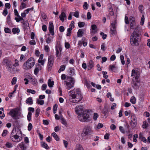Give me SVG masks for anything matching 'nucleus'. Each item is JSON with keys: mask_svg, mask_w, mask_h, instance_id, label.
Listing matches in <instances>:
<instances>
[{"mask_svg": "<svg viewBox=\"0 0 150 150\" xmlns=\"http://www.w3.org/2000/svg\"><path fill=\"white\" fill-rule=\"evenodd\" d=\"M31 112H29L27 115V119L29 121H30L31 120Z\"/></svg>", "mask_w": 150, "mask_h": 150, "instance_id": "obj_38", "label": "nucleus"}, {"mask_svg": "<svg viewBox=\"0 0 150 150\" xmlns=\"http://www.w3.org/2000/svg\"><path fill=\"white\" fill-rule=\"evenodd\" d=\"M117 25V22L116 21H113L111 23V28L116 29V26Z\"/></svg>", "mask_w": 150, "mask_h": 150, "instance_id": "obj_26", "label": "nucleus"}, {"mask_svg": "<svg viewBox=\"0 0 150 150\" xmlns=\"http://www.w3.org/2000/svg\"><path fill=\"white\" fill-rule=\"evenodd\" d=\"M35 64L34 59L31 57L24 63L23 65V68L25 69H30L34 66Z\"/></svg>", "mask_w": 150, "mask_h": 150, "instance_id": "obj_5", "label": "nucleus"}, {"mask_svg": "<svg viewBox=\"0 0 150 150\" xmlns=\"http://www.w3.org/2000/svg\"><path fill=\"white\" fill-rule=\"evenodd\" d=\"M78 118L79 120L83 122L84 120H83V113L82 114H79L78 116Z\"/></svg>", "mask_w": 150, "mask_h": 150, "instance_id": "obj_24", "label": "nucleus"}, {"mask_svg": "<svg viewBox=\"0 0 150 150\" xmlns=\"http://www.w3.org/2000/svg\"><path fill=\"white\" fill-rule=\"evenodd\" d=\"M91 29H92V31L91 32V33H96L97 31V26L95 24H93L91 25Z\"/></svg>", "mask_w": 150, "mask_h": 150, "instance_id": "obj_16", "label": "nucleus"}, {"mask_svg": "<svg viewBox=\"0 0 150 150\" xmlns=\"http://www.w3.org/2000/svg\"><path fill=\"white\" fill-rule=\"evenodd\" d=\"M83 114L84 122H87L89 120L88 118L89 117L88 114L86 112H83Z\"/></svg>", "mask_w": 150, "mask_h": 150, "instance_id": "obj_17", "label": "nucleus"}, {"mask_svg": "<svg viewBox=\"0 0 150 150\" xmlns=\"http://www.w3.org/2000/svg\"><path fill=\"white\" fill-rule=\"evenodd\" d=\"M144 16L143 14L142 15L141 18V21L140 22V24L141 25H143L144 24Z\"/></svg>", "mask_w": 150, "mask_h": 150, "instance_id": "obj_37", "label": "nucleus"}, {"mask_svg": "<svg viewBox=\"0 0 150 150\" xmlns=\"http://www.w3.org/2000/svg\"><path fill=\"white\" fill-rule=\"evenodd\" d=\"M75 150H83V149L81 145L79 144H77L76 146Z\"/></svg>", "mask_w": 150, "mask_h": 150, "instance_id": "obj_34", "label": "nucleus"}, {"mask_svg": "<svg viewBox=\"0 0 150 150\" xmlns=\"http://www.w3.org/2000/svg\"><path fill=\"white\" fill-rule=\"evenodd\" d=\"M69 28L72 29H73L74 27V21H72L71 22V24L70 25H69Z\"/></svg>", "mask_w": 150, "mask_h": 150, "instance_id": "obj_43", "label": "nucleus"}, {"mask_svg": "<svg viewBox=\"0 0 150 150\" xmlns=\"http://www.w3.org/2000/svg\"><path fill=\"white\" fill-rule=\"evenodd\" d=\"M70 102L74 103H77L82 99L83 97L81 91L79 88L74 89L69 91L68 93Z\"/></svg>", "mask_w": 150, "mask_h": 150, "instance_id": "obj_1", "label": "nucleus"}, {"mask_svg": "<svg viewBox=\"0 0 150 150\" xmlns=\"http://www.w3.org/2000/svg\"><path fill=\"white\" fill-rule=\"evenodd\" d=\"M109 69L110 71L116 72L117 71V67L115 65H110L109 66Z\"/></svg>", "mask_w": 150, "mask_h": 150, "instance_id": "obj_14", "label": "nucleus"}, {"mask_svg": "<svg viewBox=\"0 0 150 150\" xmlns=\"http://www.w3.org/2000/svg\"><path fill=\"white\" fill-rule=\"evenodd\" d=\"M98 114L97 113H95L94 114V115L93 116V119L95 120H96L98 117Z\"/></svg>", "mask_w": 150, "mask_h": 150, "instance_id": "obj_54", "label": "nucleus"}, {"mask_svg": "<svg viewBox=\"0 0 150 150\" xmlns=\"http://www.w3.org/2000/svg\"><path fill=\"white\" fill-rule=\"evenodd\" d=\"M100 34L102 36V38L103 40L105 39L106 38L107 35L105 34L103 32H101L100 33Z\"/></svg>", "mask_w": 150, "mask_h": 150, "instance_id": "obj_61", "label": "nucleus"}, {"mask_svg": "<svg viewBox=\"0 0 150 150\" xmlns=\"http://www.w3.org/2000/svg\"><path fill=\"white\" fill-rule=\"evenodd\" d=\"M131 125L132 127H135L137 123V120L136 116L133 115L131 116Z\"/></svg>", "mask_w": 150, "mask_h": 150, "instance_id": "obj_9", "label": "nucleus"}, {"mask_svg": "<svg viewBox=\"0 0 150 150\" xmlns=\"http://www.w3.org/2000/svg\"><path fill=\"white\" fill-rule=\"evenodd\" d=\"M18 146L21 149V150H26V147L25 146L23 142H22L21 143L19 144Z\"/></svg>", "mask_w": 150, "mask_h": 150, "instance_id": "obj_19", "label": "nucleus"}, {"mask_svg": "<svg viewBox=\"0 0 150 150\" xmlns=\"http://www.w3.org/2000/svg\"><path fill=\"white\" fill-rule=\"evenodd\" d=\"M148 123L146 121H145L143 122V125H142V127L143 128H146L148 127Z\"/></svg>", "mask_w": 150, "mask_h": 150, "instance_id": "obj_35", "label": "nucleus"}, {"mask_svg": "<svg viewBox=\"0 0 150 150\" xmlns=\"http://www.w3.org/2000/svg\"><path fill=\"white\" fill-rule=\"evenodd\" d=\"M38 62L39 63H40L42 65H43L44 64L45 61L44 60H43L42 59H39L38 60Z\"/></svg>", "mask_w": 150, "mask_h": 150, "instance_id": "obj_59", "label": "nucleus"}, {"mask_svg": "<svg viewBox=\"0 0 150 150\" xmlns=\"http://www.w3.org/2000/svg\"><path fill=\"white\" fill-rule=\"evenodd\" d=\"M132 86L134 88H137V83L135 82H134V81H133V82H132Z\"/></svg>", "mask_w": 150, "mask_h": 150, "instance_id": "obj_62", "label": "nucleus"}, {"mask_svg": "<svg viewBox=\"0 0 150 150\" xmlns=\"http://www.w3.org/2000/svg\"><path fill=\"white\" fill-rule=\"evenodd\" d=\"M14 131L13 130L12 133L11 135V138L12 141L14 142H18L20 141L22 139V138L17 134H13V132Z\"/></svg>", "mask_w": 150, "mask_h": 150, "instance_id": "obj_8", "label": "nucleus"}, {"mask_svg": "<svg viewBox=\"0 0 150 150\" xmlns=\"http://www.w3.org/2000/svg\"><path fill=\"white\" fill-rule=\"evenodd\" d=\"M66 17V14L64 12H62L59 16V18L61 21H64V18Z\"/></svg>", "mask_w": 150, "mask_h": 150, "instance_id": "obj_18", "label": "nucleus"}, {"mask_svg": "<svg viewBox=\"0 0 150 150\" xmlns=\"http://www.w3.org/2000/svg\"><path fill=\"white\" fill-rule=\"evenodd\" d=\"M139 138L142 140L143 142L146 143V139L144 137L142 136V135L141 133H140L139 134Z\"/></svg>", "mask_w": 150, "mask_h": 150, "instance_id": "obj_29", "label": "nucleus"}, {"mask_svg": "<svg viewBox=\"0 0 150 150\" xmlns=\"http://www.w3.org/2000/svg\"><path fill=\"white\" fill-rule=\"evenodd\" d=\"M139 28V25L135 27L134 30L130 36V43L132 46H136L139 45L138 40L139 39V35L138 32V30Z\"/></svg>", "mask_w": 150, "mask_h": 150, "instance_id": "obj_2", "label": "nucleus"}, {"mask_svg": "<svg viewBox=\"0 0 150 150\" xmlns=\"http://www.w3.org/2000/svg\"><path fill=\"white\" fill-rule=\"evenodd\" d=\"M41 146L42 147L46 149L49 148V147L47 144L45 142H42Z\"/></svg>", "mask_w": 150, "mask_h": 150, "instance_id": "obj_33", "label": "nucleus"}, {"mask_svg": "<svg viewBox=\"0 0 150 150\" xmlns=\"http://www.w3.org/2000/svg\"><path fill=\"white\" fill-rule=\"evenodd\" d=\"M130 101L132 104H135L136 103V99L134 97H132L130 99Z\"/></svg>", "mask_w": 150, "mask_h": 150, "instance_id": "obj_48", "label": "nucleus"}, {"mask_svg": "<svg viewBox=\"0 0 150 150\" xmlns=\"http://www.w3.org/2000/svg\"><path fill=\"white\" fill-rule=\"evenodd\" d=\"M52 135L54 138L55 140L57 141L59 140V137L55 132L52 133Z\"/></svg>", "mask_w": 150, "mask_h": 150, "instance_id": "obj_28", "label": "nucleus"}, {"mask_svg": "<svg viewBox=\"0 0 150 150\" xmlns=\"http://www.w3.org/2000/svg\"><path fill=\"white\" fill-rule=\"evenodd\" d=\"M108 8L109 9V11L110 12H112V7L111 4H109L108 5Z\"/></svg>", "mask_w": 150, "mask_h": 150, "instance_id": "obj_46", "label": "nucleus"}, {"mask_svg": "<svg viewBox=\"0 0 150 150\" xmlns=\"http://www.w3.org/2000/svg\"><path fill=\"white\" fill-rule=\"evenodd\" d=\"M17 80V78L16 77H13L11 81V83L12 85H14L16 84Z\"/></svg>", "mask_w": 150, "mask_h": 150, "instance_id": "obj_53", "label": "nucleus"}, {"mask_svg": "<svg viewBox=\"0 0 150 150\" xmlns=\"http://www.w3.org/2000/svg\"><path fill=\"white\" fill-rule=\"evenodd\" d=\"M8 14V11L7 9L5 8L3 11V14L5 16H6Z\"/></svg>", "mask_w": 150, "mask_h": 150, "instance_id": "obj_58", "label": "nucleus"}, {"mask_svg": "<svg viewBox=\"0 0 150 150\" xmlns=\"http://www.w3.org/2000/svg\"><path fill=\"white\" fill-rule=\"evenodd\" d=\"M48 85L50 87H52L54 85V82L52 81L51 79H49L48 82Z\"/></svg>", "mask_w": 150, "mask_h": 150, "instance_id": "obj_25", "label": "nucleus"}, {"mask_svg": "<svg viewBox=\"0 0 150 150\" xmlns=\"http://www.w3.org/2000/svg\"><path fill=\"white\" fill-rule=\"evenodd\" d=\"M54 26L53 23L50 22L49 23L48 29L49 31V32L52 35H54Z\"/></svg>", "mask_w": 150, "mask_h": 150, "instance_id": "obj_12", "label": "nucleus"}, {"mask_svg": "<svg viewBox=\"0 0 150 150\" xmlns=\"http://www.w3.org/2000/svg\"><path fill=\"white\" fill-rule=\"evenodd\" d=\"M3 65L6 64L7 70L12 74H14L16 71H18L19 70L16 68L15 65L12 62L9 60L5 59L2 62Z\"/></svg>", "mask_w": 150, "mask_h": 150, "instance_id": "obj_3", "label": "nucleus"}, {"mask_svg": "<svg viewBox=\"0 0 150 150\" xmlns=\"http://www.w3.org/2000/svg\"><path fill=\"white\" fill-rule=\"evenodd\" d=\"M15 131L16 134H17V135H19L21 134V131L18 127L16 128Z\"/></svg>", "mask_w": 150, "mask_h": 150, "instance_id": "obj_32", "label": "nucleus"}, {"mask_svg": "<svg viewBox=\"0 0 150 150\" xmlns=\"http://www.w3.org/2000/svg\"><path fill=\"white\" fill-rule=\"evenodd\" d=\"M115 31L116 29L111 28L110 33L111 34H112V35H113L115 34Z\"/></svg>", "mask_w": 150, "mask_h": 150, "instance_id": "obj_56", "label": "nucleus"}, {"mask_svg": "<svg viewBox=\"0 0 150 150\" xmlns=\"http://www.w3.org/2000/svg\"><path fill=\"white\" fill-rule=\"evenodd\" d=\"M40 112V110L39 108H38L36 110L35 115L36 117H38L39 114Z\"/></svg>", "mask_w": 150, "mask_h": 150, "instance_id": "obj_41", "label": "nucleus"}, {"mask_svg": "<svg viewBox=\"0 0 150 150\" xmlns=\"http://www.w3.org/2000/svg\"><path fill=\"white\" fill-rule=\"evenodd\" d=\"M140 76L139 73L137 70L133 69L132 71V76H134L135 79L137 80Z\"/></svg>", "mask_w": 150, "mask_h": 150, "instance_id": "obj_11", "label": "nucleus"}, {"mask_svg": "<svg viewBox=\"0 0 150 150\" xmlns=\"http://www.w3.org/2000/svg\"><path fill=\"white\" fill-rule=\"evenodd\" d=\"M83 131L84 134L86 135L89 134H91L92 132L91 128L89 126H87L84 129Z\"/></svg>", "mask_w": 150, "mask_h": 150, "instance_id": "obj_13", "label": "nucleus"}, {"mask_svg": "<svg viewBox=\"0 0 150 150\" xmlns=\"http://www.w3.org/2000/svg\"><path fill=\"white\" fill-rule=\"evenodd\" d=\"M27 92H28L31 93L33 94H35V91L33 90H31L30 89H27Z\"/></svg>", "mask_w": 150, "mask_h": 150, "instance_id": "obj_49", "label": "nucleus"}, {"mask_svg": "<svg viewBox=\"0 0 150 150\" xmlns=\"http://www.w3.org/2000/svg\"><path fill=\"white\" fill-rule=\"evenodd\" d=\"M120 59L122 64L123 65H124L125 64V61H124V57L122 55L120 56Z\"/></svg>", "mask_w": 150, "mask_h": 150, "instance_id": "obj_47", "label": "nucleus"}, {"mask_svg": "<svg viewBox=\"0 0 150 150\" xmlns=\"http://www.w3.org/2000/svg\"><path fill=\"white\" fill-rule=\"evenodd\" d=\"M139 10L142 13V11L144 10L143 6L142 5H140L139 7Z\"/></svg>", "mask_w": 150, "mask_h": 150, "instance_id": "obj_50", "label": "nucleus"}, {"mask_svg": "<svg viewBox=\"0 0 150 150\" xmlns=\"http://www.w3.org/2000/svg\"><path fill=\"white\" fill-rule=\"evenodd\" d=\"M4 31L6 33H10L11 32V30L8 28H5Z\"/></svg>", "mask_w": 150, "mask_h": 150, "instance_id": "obj_55", "label": "nucleus"}, {"mask_svg": "<svg viewBox=\"0 0 150 150\" xmlns=\"http://www.w3.org/2000/svg\"><path fill=\"white\" fill-rule=\"evenodd\" d=\"M102 73L103 75V77L105 79H107L108 78V76L107 75V73L106 71H103Z\"/></svg>", "mask_w": 150, "mask_h": 150, "instance_id": "obj_51", "label": "nucleus"}, {"mask_svg": "<svg viewBox=\"0 0 150 150\" xmlns=\"http://www.w3.org/2000/svg\"><path fill=\"white\" fill-rule=\"evenodd\" d=\"M85 24V23L83 22H79L78 23V26L80 28L83 27Z\"/></svg>", "mask_w": 150, "mask_h": 150, "instance_id": "obj_44", "label": "nucleus"}, {"mask_svg": "<svg viewBox=\"0 0 150 150\" xmlns=\"http://www.w3.org/2000/svg\"><path fill=\"white\" fill-rule=\"evenodd\" d=\"M6 147L8 148H11L13 146L12 144L11 143L9 142H7L5 144Z\"/></svg>", "mask_w": 150, "mask_h": 150, "instance_id": "obj_40", "label": "nucleus"}, {"mask_svg": "<svg viewBox=\"0 0 150 150\" xmlns=\"http://www.w3.org/2000/svg\"><path fill=\"white\" fill-rule=\"evenodd\" d=\"M94 63L93 61L91 60L89 61V65L88 67L90 69H91L93 67Z\"/></svg>", "mask_w": 150, "mask_h": 150, "instance_id": "obj_31", "label": "nucleus"}, {"mask_svg": "<svg viewBox=\"0 0 150 150\" xmlns=\"http://www.w3.org/2000/svg\"><path fill=\"white\" fill-rule=\"evenodd\" d=\"M72 29L68 28L67 29V36H70L71 34V30Z\"/></svg>", "mask_w": 150, "mask_h": 150, "instance_id": "obj_36", "label": "nucleus"}, {"mask_svg": "<svg viewBox=\"0 0 150 150\" xmlns=\"http://www.w3.org/2000/svg\"><path fill=\"white\" fill-rule=\"evenodd\" d=\"M129 23L130 28L132 29H134L136 26V22L134 18L131 17L129 18Z\"/></svg>", "mask_w": 150, "mask_h": 150, "instance_id": "obj_10", "label": "nucleus"}, {"mask_svg": "<svg viewBox=\"0 0 150 150\" xmlns=\"http://www.w3.org/2000/svg\"><path fill=\"white\" fill-rule=\"evenodd\" d=\"M47 87V85L46 84H43L42 87V89L43 91L45 90Z\"/></svg>", "mask_w": 150, "mask_h": 150, "instance_id": "obj_64", "label": "nucleus"}, {"mask_svg": "<svg viewBox=\"0 0 150 150\" xmlns=\"http://www.w3.org/2000/svg\"><path fill=\"white\" fill-rule=\"evenodd\" d=\"M36 103L42 105L44 104V102L43 100H37Z\"/></svg>", "mask_w": 150, "mask_h": 150, "instance_id": "obj_42", "label": "nucleus"}, {"mask_svg": "<svg viewBox=\"0 0 150 150\" xmlns=\"http://www.w3.org/2000/svg\"><path fill=\"white\" fill-rule=\"evenodd\" d=\"M83 29H79L77 32V36L79 37H81L83 36Z\"/></svg>", "mask_w": 150, "mask_h": 150, "instance_id": "obj_20", "label": "nucleus"}, {"mask_svg": "<svg viewBox=\"0 0 150 150\" xmlns=\"http://www.w3.org/2000/svg\"><path fill=\"white\" fill-rule=\"evenodd\" d=\"M61 123L63 125H66L67 124V122L64 118H62L61 119Z\"/></svg>", "mask_w": 150, "mask_h": 150, "instance_id": "obj_52", "label": "nucleus"}, {"mask_svg": "<svg viewBox=\"0 0 150 150\" xmlns=\"http://www.w3.org/2000/svg\"><path fill=\"white\" fill-rule=\"evenodd\" d=\"M26 103L29 105H32L33 104V101L31 97H29L26 100Z\"/></svg>", "mask_w": 150, "mask_h": 150, "instance_id": "obj_22", "label": "nucleus"}, {"mask_svg": "<svg viewBox=\"0 0 150 150\" xmlns=\"http://www.w3.org/2000/svg\"><path fill=\"white\" fill-rule=\"evenodd\" d=\"M69 72L71 75H74L75 74L74 69L73 68H69Z\"/></svg>", "mask_w": 150, "mask_h": 150, "instance_id": "obj_39", "label": "nucleus"}, {"mask_svg": "<svg viewBox=\"0 0 150 150\" xmlns=\"http://www.w3.org/2000/svg\"><path fill=\"white\" fill-rule=\"evenodd\" d=\"M53 37H50L47 38L46 40V42L47 44H49L52 41L53 39Z\"/></svg>", "mask_w": 150, "mask_h": 150, "instance_id": "obj_23", "label": "nucleus"}, {"mask_svg": "<svg viewBox=\"0 0 150 150\" xmlns=\"http://www.w3.org/2000/svg\"><path fill=\"white\" fill-rule=\"evenodd\" d=\"M64 82L66 88L69 90L74 87L75 80L71 77L67 76L64 81Z\"/></svg>", "mask_w": 150, "mask_h": 150, "instance_id": "obj_4", "label": "nucleus"}, {"mask_svg": "<svg viewBox=\"0 0 150 150\" xmlns=\"http://www.w3.org/2000/svg\"><path fill=\"white\" fill-rule=\"evenodd\" d=\"M12 31L14 34H15L16 33H19L20 32V30L18 28H13Z\"/></svg>", "mask_w": 150, "mask_h": 150, "instance_id": "obj_27", "label": "nucleus"}, {"mask_svg": "<svg viewBox=\"0 0 150 150\" xmlns=\"http://www.w3.org/2000/svg\"><path fill=\"white\" fill-rule=\"evenodd\" d=\"M65 69V66L64 65H62L60 66L59 69L58 70V72L60 73L61 71H63Z\"/></svg>", "mask_w": 150, "mask_h": 150, "instance_id": "obj_30", "label": "nucleus"}, {"mask_svg": "<svg viewBox=\"0 0 150 150\" xmlns=\"http://www.w3.org/2000/svg\"><path fill=\"white\" fill-rule=\"evenodd\" d=\"M32 127H33V126H32V125L31 124V123H29L28 124V130L29 131H30L31 130Z\"/></svg>", "mask_w": 150, "mask_h": 150, "instance_id": "obj_63", "label": "nucleus"}, {"mask_svg": "<svg viewBox=\"0 0 150 150\" xmlns=\"http://www.w3.org/2000/svg\"><path fill=\"white\" fill-rule=\"evenodd\" d=\"M18 114L19 111L18 108H15L11 110L8 113V114L14 119L17 118Z\"/></svg>", "mask_w": 150, "mask_h": 150, "instance_id": "obj_6", "label": "nucleus"}, {"mask_svg": "<svg viewBox=\"0 0 150 150\" xmlns=\"http://www.w3.org/2000/svg\"><path fill=\"white\" fill-rule=\"evenodd\" d=\"M74 16L76 18H78L79 16V11H75L74 12Z\"/></svg>", "mask_w": 150, "mask_h": 150, "instance_id": "obj_57", "label": "nucleus"}, {"mask_svg": "<svg viewBox=\"0 0 150 150\" xmlns=\"http://www.w3.org/2000/svg\"><path fill=\"white\" fill-rule=\"evenodd\" d=\"M82 109V106H76L75 108V111L76 113L80 114V111H81Z\"/></svg>", "mask_w": 150, "mask_h": 150, "instance_id": "obj_21", "label": "nucleus"}, {"mask_svg": "<svg viewBox=\"0 0 150 150\" xmlns=\"http://www.w3.org/2000/svg\"><path fill=\"white\" fill-rule=\"evenodd\" d=\"M101 49L102 50L104 51L105 50H106V47L105 46V43H103L101 45Z\"/></svg>", "mask_w": 150, "mask_h": 150, "instance_id": "obj_45", "label": "nucleus"}, {"mask_svg": "<svg viewBox=\"0 0 150 150\" xmlns=\"http://www.w3.org/2000/svg\"><path fill=\"white\" fill-rule=\"evenodd\" d=\"M29 81L34 85H36L38 84L37 80L34 77H32L30 78Z\"/></svg>", "mask_w": 150, "mask_h": 150, "instance_id": "obj_15", "label": "nucleus"}, {"mask_svg": "<svg viewBox=\"0 0 150 150\" xmlns=\"http://www.w3.org/2000/svg\"><path fill=\"white\" fill-rule=\"evenodd\" d=\"M8 131L7 130H4L2 134V136L3 137L5 136L7 134Z\"/></svg>", "mask_w": 150, "mask_h": 150, "instance_id": "obj_60", "label": "nucleus"}, {"mask_svg": "<svg viewBox=\"0 0 150 150\" xmlns=\"http://www.w3.org/2000/svg\"><path fill=\"white\" fill-rule=\"evenodd\" d=\"M54 57L51 55L49 57L48 62V70L49 71L51 70L52 67L53 65L54 62Z\"/></svg>", "mask_w": 150, "mask_h": 150, "instance_id": "obj_7", "label": "nucleus"}]
</instances>
